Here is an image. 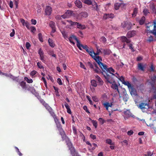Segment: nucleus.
Wrapping results in <instances>:
<instances>
[{
    "instance_id": "nucleus-23",
    "label": "nucleus",
    "mask_w": 156,
    "mask_h": 156,
    "mask_svg": "<svg viewBox=\"0 0 156 156\" xmlns=\"http://www.w3.org/2000/svg\"><path fill=\"white\" fill-rule=\"evenodd\" d=\"M129 98L128 95L126 94V92H124V94L123 96V100L125 102H126L128 100Z\"/></svg>"
},
{
    "instance_id": "nucleus-11",
    "label": "nucleus",
    "mask_w": 156,
    "mask_h": 156,
    "mask_svg": "<svg viewBox=\"0 0 156 156\" xmlns=\"http://www.w3.org/2000/svg\"><path fill=\"white\" fill-rule=\"evenodd\" d=\"M45 108L49 112L51 115H53L54 114V112L52 111V110L51 108L47 103L43 105Z\"/></svg>"
},
{
    "instance_id": "nucleus-7",
    "label": "nucleus",
    "mask_w": 156,
    "mask_h": 156,
    "mask_svg": "<svg viewBox=\"0 0 156 156\" xmlns=\"http://www.w3.org/2000/svg\"><path fill=\"white\" fill-rule=\"evenodd\" d=\"M124 117L125 119H127L130 117H133L134 115L129 110H126L124 111Z\"/></svg>"
},
{
    "instance_id": "nucleus-19",
    "label": "nucleus",
    "mask_w": 156,
    "mask_h": 156,
    "mask_svg": "<svg viewBox=\"0 0 156 156\" xmlns=\"http://www.w3.org/2000/svg\"><path fill=\"white\" fill-rule=\"evenodd\" d=\"M146 65L144 66L141 63H139L138 64V69L142 71H144Z\"/></svg>"
},
{
    "instance_id": "nucleus-47",
    "label": "nucleus",
    "mask_w": 156,
    "mask_h": 156,
    "mask_svg": "<svg viewBox=\"0 0 156 156\" xmlns=\"http://www.w3.org/2000/svg\"><path fill=\"white\" fill-rule=\"evenodd\" d=\"M106 142L110 145H114V144L112 142V140L111 139H107L106 140Z\"/></svg>"
},
{
    "instance_id": "nucleus-62",
    "label": "nucleus",
    "mask_w": 156,
    "mask_h": 156,
    "mask_svg": "<svg viewBox=\"0 0 156 156\" xmlns=\"http://www.w3.org/2000/svg\"><path fill=\"white\" fill-rule=\"evenodd\" d=\"M57 82L59 85H62V80L60 78H58L57 80Z\"/></svg>"
},
{
    "instance_id": "nucleus-27",
    "label": "nucleus",
    "mask_w": 156,
    "mask_h": 156,
    "mask_svg": "<svg viewBox=\"0 0 156 156\" xmlns=\"http://www.w3.org/2000/svg\"><path fill=\"white\" fill-rule=\"evenodd\" d=\"M75 37H76L73 35H72L71 36H70L69 38V39H68L69 40V41L71 43L73 44H75V43L74 42V41H73V39H74L75 40Z\"/></svg>"
},
{
    "instance_id": "nucleus-3",
    "label": "nucleus",
    "mask_w": 156,
    "mask_h": 156,
    "mask_svg": "<svg viewBox=\"0 0 156 156\" xmlns=\"http://www.w3.org/2000/svg\"><path fill=\"white\" fill-rule=\"evenodd\" d=\"M150 100L148 99L145 101H143L140 102L139 104L137 105V107L143 112H146L150 108L149 102Z\"/></svg>"
},
{
    "instance_id": "nucleus-49",
    "label": "nucleus",
    "mask_w": 156,
    "mask_h": 156,
    "mask_svg": "<svg viewBox=\"0 0 156 156\" xmlns=\"http://www.w3.org/2000/svg\"><path fill=\"white\" fill-rule=\"evenodd\" d=\"M63 37L65 39H66L67 38V35L66 32L64 31H60Z\"/></svg>"
},
{
    "instance_id": "nucleus-34",
    "label": "nucleus",
    "mask_w": 156,
    "mask_h": 156,
    "mask_svg": "<svg viewBox=\"0 0 156 156\" xmlns=\"http://www.w3.org/2000/svg\"><path fill=\"white\" fill-rule=\"evenodd\" d=\"M77 28L78 29H81V30H83L85 29L86 27H85V25H82L81 24H79H79L78 25H77Z\"/></svg>"
},
{
    "instance_id": "nucleus-5",
    "label": "nucleus",
    "mask_w": 156,
    "mask_h": 156,
    "mask_svg": "<svg viewBox=\"0 0 156 156\" xmlns=\"http://www.w3.org/2000/svg\"><path fill=\"white\" fill-rule=\"evenodd\" d=\"M155 22L150 23L147 24V30L150 33L156 35V26Z\"/></svg>"
},
{
    "instance_id": "nucleus-42",
    "label": "nucleus",
    "mask_w": 156,
    "mask_h": 156,
    "mask_svg": "<svg viewBox=\"0 0 156 156\" xmlns=\"http://www.w3.org/2000/svg\"><path fill=\"white\" fill-rule=\"evenodd\" d=\"M154 41L153 37L152 36H150L148 37V38L147 39V41L149 43H150Z\"/></svg>"
},
{
    "instance_id": "nucleus-6",
    "label": "nucleus",
    "mask_w": 156,
    "mask_h": 156,
    "mask_svg": "<svg viewBox=\"0 0 156 156\" xmlns=\"http://www.w3.org/2000/svg\"><path fill=\"white\" fill-rule=\"evenodd\" d=\"M88 66L91 68L94 69V71L98 74H100L101 73L102 71L98 67L97 65L96 64H94V65L90 62H88L87 63Z\"/></svg>"
},
{
    "instance_id": "nucleus-63",
    "label": "nucleus",
    "mask_w": 156,
    "mask_h": 156,
    "mask_svg": "<svg viewBox=\"0 0 156 156\" xmlns=\"http://www.w3.org/2000/svg\"><path fill=\"white\" fill-rule=\"evenodd\" d=\"M134 132L133 131L131 130L130 131H128L127 132V134L129 136H131L133 135V133Z\"/></svg>"
},
{
    "instance_id": "nucleus-57",
    "label": "nucleus",
    "mask_w": 156,
    "mask_h": 156,
    "mask_svg": "<svg viewBox=\"0 0 156 156\" xmlns=\"http://www.w3.org/2000/svg\"><path fill=\"white\" fill-rule=\"evenodd\" d=\"M33 87L30 86L29 85L27 86L26 89L30 91L32 89H33Z\"/></svg>"
},
{
    "instance_id": "nucleus-52",
    "label": "nucleus",
    "mask_w": 156,
    "mask_h": 156,
    "mask_svg": "<svg viewBox=\"0 0 156 156\" xmlns=\"http://www.w3.org/2000/svg\"><path fill=\"white\" fill-rule=\"evenodd\" d=\"M98 120L100 124L101 125L103 124L105 122V120L103 119L102 118H100Z\"/></svg>"
},
{
    "instance_id": "nucleus-16",
    "label": "nucleus",
    "mask_w": 156,
    "mask_h": 156,
    "mask_svg": "<svg viewBox=\"0 0 156 156\" xmlns=\"http://www.w3.org/2000/svg\"><path fill=\"white\" fill-rule=\"evenodd\" d=\"M69 149L70 150L71 154L72 156H78L77 155V153L76 151L75 150L73 147L69 148Z\"/></svg>"
},
{
    "instance_id": "nucleus-60",
    "label": "nucleus",
    "mask_w": 156,
    "mask_h": 156,
    "mask_svg": "<svg viewBox=\"0 0 156 156\" xmlns=\"http://www.w3.org/2000/svg\"><path fill=\"white\" fill-rule=\"evenodd\" d=\"M92 145V146H93V147H91V148H90V149L93 150L95 149V148H96V147H97V145L95 144V143H93Z\"/></svg>"
},
{
    "instance_id": "nucleus-15",
    "label": "nucleus",
    "mask_w": 156,
    "mask_h": 156,
    "mask_svg": "<svg viewBox=\"0 0 156 156\" xmlns=\"http://www.w3.org/2000/svg\"><path fill=\"white\" fill-rule=\"evenodd\" d=\"M96 80L98 81V83H99V85H102L104 83V82L101 78L98 76H95Z\"/></svg>"
},
{
    "instance_id": "nucleus-38",
    "label": "nucleus",
    "mask_w": 156,
    "mask_h": 156,
    "mask_svg": "<svg viewBox=\"0 0 156 156\" xmlns=\"http://www.w3.org/2000/svg\"><path fill=\"white\" fill-rule=\"evenodd\" d=\"M93 6H95V7H94V10L98 11L99 10V9L98 8V5L97 3L94 2V4L92 5Z\"/></svg>"
},
{
    "instance_id": "nucleus-33",
    "label": "nucleus",
    "mask_w": 156,
    "mask_h": 156,
    "mask_svg": "<svg viewBox=\"0 0 156 156\" xmlns=\"http://www.w3.org/2000/svg\"><path fill=\"white\" fill-rule=\"evenodd\" d=\"M120 3H116L114 4V9L116 10H118L119 8L120 7Z\"/></svg>"
},
{
    "instance_id": "nucleus-56",
    "label": "nucleus",
    "mask_w": 156,
    "mask_h": 156,
    "mask_svg": "<svg viewBox=\"0 0 156 156\" xmlns=\"http://www.w3.org/2000/svg\"><path fill=\"white\" fill-rule=\"evenodd\" d=\"M120 4H121L120 5V7L122 9H126V4L124 3H120Z\"/></svg>"
},
{
    "instance_id": "nucleus-41",
    "label": "nucleus",
    "mask_w": 156,
    "mask_h": 156,
    "mask_svg": "<svg viewBox=\"0 0 156 156\" xmlns=\"http://www.w3.org/2000/svg\"><path fill=\"white\" fill-rule=\"evenodd\" d=\"M24 79L28 83H32L33 82V80L32 79H29L27 77H25Z\"/></svg>"
},
{
    "instance_id": "nucleus-30",
    "label": "nucleus",
    "mask_w": 156,
    "mask_h": 156,
    "mask_svg": "<svg viewBox=\"0 0 156 156\" xmlns=\"http://www.w3.org/2000/svg\"><path fill=\"white\" fill-rule=\"evenodd\" d=\"M20 86L23 89H26L27 86H26V83L24 81L21 82L20 83Z\"/></svg>"
},
{
    "instance_id": "nucleus-18",
    "label": "nucleus",
    "mask_w": 156,
    "mask_h": 156,
    "mask_svg": "<svg viewBox=\"0 0 156 156\" xmlns=\"http://www.w3.org/2000/svg\"><path fill=\"white\" fill-rule=\"evenodd\" d=\"M114 74H115V77H116L118 78L123 84L125 81L124 77L122 76L120 77L119 76V74H118L116 73H115Z\"/></svg>"
},
{
    "instance_id": "nucleus-22",
    "label": "nucleus",
    "mask_w": 156,
    "mask_h": 156,
    "mask_svg": "<svg viewBox=\"0 0 156 156\" xmlns=\"http://www.w3.org/2000/svg\"><path fill=\"white\" fill-rule=\"evenodd\" d=\"M102 105L104 106V107L107 110H108V108L109 107H112V104L111 103L110 104L109 102H105L104 103L102 104Z\"/></svg>"
},
{
    "instance_id": "nucleus-32",
    "label": "nucleus",
    "mask_w": 156,
    "mask_h": 156,
    "mask_svg": "<svg viewBox=\"0 0 156 156\" xmlns=\"http://www.w3.org/2000/svg\"><path fill=\"white\" fill-rule=\"evenodd\" d=\"M66 21L68 22L71 26L77 25L79 24V23L73 22L71 20H67Z\"/></svg>"
},
{
    "instance_id": "nucleus-28",
    "label": "nucleus",
    "mask_w": 156,
    "mask_h": 156,
    "mask_svg": "<svg viewBox=\"0 0 156 156\" xmlns=\"http://www.w3.org/2000/svg\"><path fill=\"white\" fill-rule=\"evenodd\" d=\"M151 84H154L156 82V76H153L151 77Z\"/></svg>"
},
{
    "instance_id": "nucleus-50",
    "label": "nucleus",
    "mask_w": 156,
    "mask_h": 156,
    "mask_svg": "<svg viewBox=\"0 0 156 156\" xmlns=\"http://www.w3.org/2000/svg\"><path fill=\"white\" fill-rule=\"evenodd\" d=\"M86 98L88 100V101H89L90 104L92 105H93V103L91 100L90 97L89 96H86Z\"/></svg>"
},
{
    "instance_id": "nucleus-55",
    "label": "nucleus",
    "mask_w": 156,
    "mask_h": 156,
    "mask_svg": "<svg viewBox=\"0 0 156 156\" xmlns=\"http://www.w3.org/2000/svg\"><path fill=\"white\" fill-rule=\"evenodd\" d=\"M127 25H126V29L128 30H129L131 28V24L130 23H128L127 22Z\"/></svg>"
},
{
    "instance_id": "nucleus-46",
    "label": "nucleus",
    "mask_w": 156,
    "mask_h": 156,
    "mask_svg": "<svg viewBox=\"0 0 156 156\" xmlns=\"http://www.w3.org/2000/svg\"><path fill=\"white\" fill-rule=\"evenodd\" d=\"M93 58V56L94 55V52L93 51V50L91 49H90L88 52H87Z\"/></svg>"
},
{
    "instance_id": "nucleus-40",
    "label": "nucleus",
    "mask_w": 156,
    "mask_h": 156,
    "mask_svg": "<svg viewBox=\"0 0 156 156\" xmlns=\"http://www.w3.org/2000/svg\"><path fill=\"white\" fill-rule=\"evenodd\" d=\"M91 83L92 85L94 87H96L97 85L96 81L94 80H91Z\"/></svg>"
},
{
    "instance_id": "nucleus-9",
    "label": "nucleus",
    "mask_w": 156,
    "mask_h": 156,
    "mask_svg": "<svg viewBox=\"0 0 156 156\" xmlns=\"http://www.w3.org/2000/svg\"><path fill=\"white\" fill-rule=\"evenodd\" d=\"M38 53L40 55V59L43 62H44L45 61V60L44 59V53L42 50L40 48L38 50Z\"/></svg>"
},
{
    "instance_id": "nucleus-4",
    "label": "nucleus",
    "mask_w": 156,
    "mask_h": 156,
    "mask_svg": "<svg viewBox=\"0 0 156 156\" xmlns=\"http://www.w3.org/2000/svg\"><path fill=\"white\" fill-rule=\"evenodd\" d=\"M54 120L56 124L58 129L59 132V134L61 135L62 141L64 140L66 137V136L63 130L62 126H61L60 123L58 119L56 117L54 118Z\"/></svg>"
},
{
    "instance_id": "nucleus-31",
    "label": "nucleus",
    "mask_w": 156,
    "mask_h": 156,
    "mask_svg": "<svg viewBox=\"0 0 156 156\" xmlns=\"http://www.w3.org/2000/svg\"><path fill=\"white\" fill-rule=\"evenodd\" d=\"M93 0H84L83 2L88 5H92Z\"/></svg>"
},
{
    "instance_id": "nucleus-39",
    "label": "nucleus",
    "mask_w": 156,
    "mask_h": 156,
    "mask_svg": "<svg viewBox=\"0 0 156 156\" xmlns=\"http://www.w3.org/2000/svg\"><path fill=\"white\" fill-rule=\"evenodd\" d=\"M73 12L70 10H68L65 13L69 18L72 14Z\"/></svg>"
},
{
    "instance_id": "nucleus-58",
    "label": "nucleus",
    "mask_w": 156,
    "mask_h": 156,
    "mask_svg": "<svg viewBox=\"0 0 156 156\" xmlns=\"http://www.w3.org/2000/svg\"><path fill=\"white\" fill-rule=\"evenodd\" d=\"M37 66L40 69H43L44 68L43 66H42L41 65V63L40 62H37Z\"/></svg>"
},
{
    "instance_id": "nucleus-12",
    "label": "nucleus",
    "mask_w": 156,
    "mask_h": 156,
    "mask_svg": "<svg viewBox=\"0 0 156 156\" xmlns=\"http://www.w3.org/2000/svg\"><path fill=\"white\" fill-rule=\"evenodd\" d=\"M114 15L112 13L104 14L103 16V19L106 20L109 18H113L114 17Z\"/></svg>"
},
{
    "instance_id": "nucleus-21",
    "label": "nucleus",
    "mask_w": 156,
    "mask_h": 156,
    "mask_svg": "<svg viewBox=\"0 0 156 156\" xmlns=\"http://www.w3.org/2000/svg\"><path fill=\"white\" fill-rule=\"evenodd\" d=\"M121 41L123 42H126L127 43H129L130 42V40L128 39L126 37L122 36L121 37Z\"/></svg>"
},
{
    "instance_id": "nucleus-53",
    "label": "nucleus",
    "mask_w": 156,
    "mask_h": 156,
    "mask_svg": "<svg viewBox=\"0 0 156 156\" xmlns=\"http://www.w3.org/2000/svg\"><path fill=\"white\" fill-rule=\"evenodd\" d=\"M82 48L84 49H85L86 51L87 52L89 51L90 50L88 49V47L87 45H82Z\"/></svg>"
},
{
    "instance_id": "nucleus-29",
    "label": "nucleus",
    "mask_w": 156,
    "mask_h": 156,
    "mask_svg": "<svg viewBox=\"0 0 156 156\" xmlns=\"http://www.w3.org/2000/svg\"><path fill=\"white\" fill-rule=\"evenodd\" d=\"M125 85L127 86L128 87L129 89L131 88L133 86L128 81H125L123 83Z\"/></svg>"
},
{
    "instance_id": "nucleus-13",
    "label": "nucleus",
    "mask_w": 156,
    "mask_h": 156,
    "mask_svg": "<svg viewBox=\"0 0 156 156\" xmlns=\"http://www.w3.org/2000/svg\"><path fill=\"white\" fill-rule=\"evenodd\" d=\"M136 33V31L135 30L129 31L127 34V36L128 38H130L134 36Z\"/></svg>"
},
{
    "instance_id": "nucleus-14",
    "label": "nucleus",
    "mask_w": 156,
    "mask_h": 156,
    "mask_svg": "<svg viewBox=\"0 0 156 156\" xmlns=\"http://www.w3.org/2000/svg\"><path fill=\"white\" fill-rule=\"evenodd\" d=\"M49 25L52 28V32L53 33L55 32L56 31L55 23L53 21H51L49 23Z\"/></svg>"
},
{
    "instance_id": "nucleus-54",
    "label": "nucleus",
    "mask_w": 156,
    "mask_h": 156,
    "mask_svg": "<svg viewBox=\"0 0 156 156\" xmlns=\"http://www.w3.org/2000/svg\"><path fill=\"white\" fill-rule=\"evenodd\" d=\"M144 14V15L146 16L148 13H149V10L147 9H145L143 11Z\"/></svg>"
},
{
    "instance_id": "nucleus-36",
    "label": "nucleus",
    "mask_w": 156,
    "mask_h": 156,
    "mask_svg": "<svg viewBox=\"0 0 156 156\" xmlns=\"http://www.w3.org/2000/svg\"><path fill=\"white\" fill-rule=\"evenodd\" d=\"M100 41L104 44H105L107 41L106 38L104 37H101L100 40Z\"/></svg>"
},
{
    "instance_id": "nucleus-24",
    "label": "nucleus",
    "mask_w": 156,
    "mask_h": 156,
    "mask_svg": "<svg viewBox=\"0 0 156 156\" xmlns=\"http://www.w3.org/2000/svg\"><path fill=\"white\" fill-rule=\"evenodd\" d=\"M138 11V8H135L133 9V13L132 14V16L133 17H135L137 14Z\"/></svg>"
},
{
    "instance_id": "nucleus-2",
    "label": "nucleus",
    "mask_w": 156,
    "mask_h": 156,
    "mask_svg": "<svg viewBox=\"0 0 156 156\" xmlns=\"http://www.w3.org/2000/svg\"><path fill=\"white\" fill-rule=\"evenodd\" d=\"M95 55L93 56V58L94 59L96 62H97L99 67L102 69L101 73L103 74V72L104 71L106 73L109 71L115 72V70L112 68L110 67L108 68H107V66L104 65L101 61L102 59L101 57L98 56H95Z\"/></svg>"
},
{
    "instance_id": "nucleus-48",
    "label": "nucleus",
    "mask_w": 156,
    "mask_h": 156,
    "mask_svg": "<svg viewBox=\"0 0 156 156\" xmlns=\"http://www.w3.org/2000/svg\"><path fill=\"white\" fill-rule=\"evenodd\" d=\"M38 39L41 42H43V36L41 34L39 33L38 35Z\"/></svg>"
},
{
    "instance_id": "nucleus-51",
    "label": "nucleus",
    "mask_w": 156,
    "mask_h": 156,
    "mask_svg": "<svg viewBox=\"0 0 156 156\" xmlns=\"http://www.w3.org/2000/svg\"><path fill=\"white\" fill-rule=\"evenodd\" d=\"M92 122L95 128H96L98 126L97 122L95 120H93L92 121Z\"/></svg>"
},
{
    "instance_id": "nucleus-26",
    "label": "nucleus",
    "mask_w": 156,
    "mask_h": 156,
    "mask_svg": "<svg viewBox=\"0 0 156 156\" xmlns=\"http://www.w3.org/2000/svg\"><path fill=\"white\" fill-rule=\"evenodd\" d=\"M66 142L69 149L73 147L72 143L69 139L66 140Z\"/></svg>"
},
{
    "instance_id": "nucleus-45",
    "label": "nucleus",
    "mask_w": 156,
    "mask_h": 156,
    "mask_svg": "<svg viewBox=\"0 0 156 156\" xmlns=\"http://www.w3.org/2000/svg\"><path fill=\"white\" fill-rule=\"evenodd\" d=\"M75 40L77 42L76 45L77 47H79V46H81L82 47V45H83L81 44L78 40V39L76 37H75Z\"/></svg>"
},
{
    "instance_id": "nucleus-20",
    "label": "nucleus",
    "mask_w": 156,
    "mask_h": 156,
    "mask_svg": "<svg viewBox=\"0 0 156 156\" xmlns=\"http://www.w3.org/2000/svg\"><path fill=\"white\" fill-rule=\"evenodd\" d=\"M88 16V14L87 12H82L80 13L79 15L78 16L79 17L81 18L82 17H85L86 18Z\"/></svg>"
},
{
    "instance_id": "nucleus-25",
    "label": "nucleus",
    "mask_w": 156,
    "mask_h": 156,
    "mask_svg": "<svg viewBox=\"0 0 156 156\" xmlns=\"http://www.w3.org/2000/svg\"><path fill=\"white\" fill-rule=\"evenodd\" d=\"M48 42L49 45L52 48H54L55 46V43L53 42L51 39L49 38L48 40Z\"/></svg>"
},
{
    "instance_id": "nucleus-61",
    "label": "nucleus",
    "mask_w": 156,
    "mask_h": 156,
    "mask_svg": "<svg viewBox=\"0 0 156 156\" xmlns=\"http://www.w3.org/2000/svg\"><path fill=\"white\" fill-rule=\"evenodd\" d=\"M37 73V72L35 70H33L31 71L30 73V75L31 76H33L35 75L36 73Z\"/></svg>"
},
{
    "instance_id": "nucleus-10",
    "label": "nucleus",
    "mask_w": 156,
    "mask_h": 156,
    "mask_svg": "<svg viewBox=\"0 0 156 156\" xmlns=\"http://www.w3.org/2000/svg\"><path fill=\"white\" fill-rule=\"evenodd\" d=\"M51 12L52 8L50 6H47L45 11V14L47 15H50L51 14Z\"/></svg>"
},
{
    "instance_id": "nucleus-44",
    "label": "nucleus",
    "mask_w": 156,
    "mask_h": 156,
    "mask_svg": "<svg viewBox=\"0 0 156 156\" xmlns=\"http://www.w3.org/2000/svg\"><path fill=\"white\" fill-rule=\"evenodd\" d=\"M38 97L39 98H37L39 100L40 102L43 105H44L46 103L45 102V101H44V100L42 99L41 98V97L40 96H38Z\"/></svg>"
},
{
    "instance_id": "nucleus-59",
    "label": "nucleus",
    "mask_w": 156,
    "mask_h": 156,
    "mask_svg": "<svg viewBox=\"0 0 156 156\" xmlns=\"http://www.w3.org/2000/svg\"><path fill=\"white\" fill-rule=\"evenodd\" d=\"M127 22H122V24H121V27H122V28H126V26L127 24Z\"/></svg>"
},
{
    "instance_id": "nucleus-43",
    "label": "nucleus",
    "mask_w": 156,
    "mask_h": 156,
    "mask_svg": "<svg viewBox=\"0 0 156 156\" xmlns=\"http://www.w3.org/2000/svg\"><path fill=\"white\" fill-rule=\"evenodd\" d=\"M30 91L32 93L34 94L36 96H37V95L38 94L36 92L35 89L34 88V87H33V89H32Z\"/></svg>"
},
{
    "instance_id": "nucleus-37",
    "label": "nucleus",
    "mask_w": 156,
    "mask_h": 156,
    "mask_svg": "<svg viewBox=\"0 0 156 156\" xmlns=\"http://www.w3.org/2000/svg\"><path fill=\"white\" fill-rule=\"evenodd\" d=\"M145 18L144 16H143L140 21V25H142L144 23Z\"/></svg>"
},
{
    "instance_id": "nucleus-8",
    "label": "nucleus",
    "mask_w": 156,
    "mask_h": 156,
    "mask_svg": "<svg viewBox=\"0 0 156 156\" xmlns=\"http://www.w3.org/2000/svg\"><path fill=\"white\" fill-rule=\"evenodd\" d=\"M130 93L132 95L136 96L137 95V93L136 90L134 88L133 86L129 89Z\"/></svg>"
},
{
    "instance_id": "nucleus-1",
    "label": "nucleus",
    "mask_w": 156,
    "mask_h": 156,
    "mask_svg": "<svg viewBox=\"0 0 156 156\" xmlns=\"http://www.w3.org/2000/svg\"><path fill=\"white\" fill-rule=\"evenodd\" d=\"M115 72L108 71L106 73L105 71L103 72V75L108 82L112 84L111 87L113 89L116 90L118 93L119 94V91L118 89V86L115 83L114 79L115 74Z\"/></svg>"
},
{
    "instance_id": "nucleus-17",
    "label": "nucleus",
    "mask_w": 156,
    "mask_h": 156,
    "mask_svg": "<svg viewBox=\"0 0 156 156\" xmlns=\"http://www.w3.org/2000/svg\"><path fill=\"white\" fill-rule=\"evenodd\" d=\"M74 3L75 5L79 8H81L82 7V2L79 0H76Z\"/></svg>"
},
{
    "instance_id": "nucleus-35",
    "label": "nucleus",
    "mask_w": 156,
    "mask_h": 156,
    "mask_svg": "<svg viewBox=\"0 0 156 156\" xmlns=\"http://www.w3.org/2000/svg\"><path fill=\"white\" fill-rule=\"evenodd\" d=\"M111 51L110 50L108 49H104L103 53L105 55H109L110 54Z\"/></svg>"
},
{
    "instance_id": "nucleus-64",
    "label": "nucleus",
    "mask_w": 156,
    "mask_h": 156,
    "mask_svg": "<svg viewBox=\"0 0 156 156\" xmlns=\"http://www.w3.org/2000/svg\"><path fill=\"white\" fill-rule=\"evenodd\" d=\"M31 31L32 32L34 33L35 31L36 30V29L35 27H30Z\"/></svg>"
}]
</instances>
